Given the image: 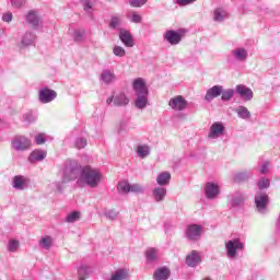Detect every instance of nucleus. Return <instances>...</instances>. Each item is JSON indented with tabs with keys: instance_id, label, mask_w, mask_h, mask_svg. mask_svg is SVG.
Masks as SVG:
<instances>
[{
	"instance_id": "26",
	"label": "nucleus",
	"mask_w": 280,
	"mask_h": 280,
	"mask_svg": "<svg viewBox=\"0 0 280 280\" xmlns=\"http://www.w3.org/2000/svg\"><path fill=\"white\" fill-rule=\"evenodd\" d=\"M234 112L240 119H244L245 121H248V119L252 117L250 110H248V107L244 105H240L234 109Z\"/></svg>"
},
{
	"instance_id": "51",
	"label": "nucleus",
	"mask_w": 280,
	"mask_h": 280,
	"mask_svg": "<svg viewBox=\"0 0 280 280\" xmlns=\"http://www.w3.org/2000/svg\"><path fill=\"white\" fill-rule=\"evenodd\" d=\"M81 1H83V10L85 12H89V13L93 12V5L91 4V1L89 0H81Z\"/></svg>"
},
{
	"instance_id": "3",
	"label": "nucleus",
	"mask_w": 280,
	"mask_h": 280,
	"mask_svg": "<svg viewBox=\"0 0 280 280\" xmlns=\"http://www.w3.org/2000/svg\"><path fill=\"white\" fill-rule=\"evenodd\" d=\"M132 89L136 94L135 106L138 110H143L148 107L149 101L148 95L150 92L148 90V85L145 84V79L137 78L132 82Z\"/></svg>"
},
{
	"instance_id": "30",
	"label": "nucleus",
	"mask_w": 280,
	"mask_h": 280,
	"mask_svg": "<svg viewBox=\"0 0 280 280\" xmlns=\"http://www.w3.org/2000/svg\"><path fill=\"white\" fill-rule=\"evenodd\" d=\"M72 38L74 43H84V40L86 39V30L84 28L74 30Z\"/></svg>"
},
{
	"instance_id": "38",
	"label": "nucleus",
	"mask_w": 280,
	"mask_h": 280,
	"mask_svg": "<svg viewBox=\"0 0 280 280\" xmlns=\"http://www.w3.org/2000/svg\"><path fill=\"white\" fill-rule=\"evenodd\" d=\"M36 119H38L36 112L30 110L24 115V121H26V124H34Z\"/></svg>"
},
{
	"instance_id": "56",
	"label": "nucleus",
	"mask_w": 280,
	"mask_h": 280,
	"mask_svg": "<svg viewBox=\"0 0 280 280\" xmlns=\"http://www.w3.org/2000/svg\"><path fill=\"white\" fill-rule=\"evenodd\" d=\"M177 119H187V114H185V113L178 114Z\"/></svg>"
},
{
	"instance_id": "41",
	"label": "nucleus",
	"mask_w": 280,
	"mask_h": 280,
	"mask_svg": "<svg viewBox=\"0 0 280 280\" xmlns=\"http://www.w3.org/2000/svg\"><path fill=\"white\" fill-rule=\"evenodd\" d=\"M128 19H129V21H131V23H141V21H142L141 15L135 11L129 12Z\"/></svg>"
},
{
	"instance_id": "44",
	"label": "nucleus",
	"mask_w": 280,
	"mask_h": 280,
	"mask_svg": "<svg viewBox=\"0 0 280 280\" xmlns=\"http://www.w3.org/2000/svg\"><path fill=\"white\" fill-rule=\"evenodd\" d=\"M131 194H143V186L141 184H133L129 186V192Z\"/></svg>"
},
{
	"instance_id": "23",
	"label": "nucleus",
	"mask_w": 280,
	"mask_h": 280,
	"mask_svg": "<svg viewBox=\"0 0 280 280\" xmlns=\"http://www.w3.org/2000/svg\"><path fill=\"white\" fill-rule=\"evenodd\" d=\"M47 159V152L44 150H34L30 155H28V163H38L40 161H45Z\"/></svg>"
},
{
	"instance_id": "49",
	"label": "nucleus",
	"mask_w": 280,
	"mask_h": 280,
	"mask_svg": "<svg viewBox=\"0 0 280 280\" xmlns=\"http://www.w3.org/2000/svg\"><path fill=\"white\" fill-rule=\"evenodd\" d=\"M47 141V138H45L44 133H38L35 137V143H37V145H43V143H45Z\"/></svg>"
},
{
	"instance_id": "20",
	"label": "nucleus",
	"mask_w": 280,
	"mask_h": 280,
	"mask_svg": "<svg viewBox=\"0 0 280 280\" xmlns=\"http://www.w3.org/2000/svg\"><path fill=\"white\" fill-rule=\"evenodd\" d=\"M220 95H222V85H214L207 91L205 100L206 102H213V100L220 97Z\"/></svg>"
},
{
	"instance_id": "50",
	"label": "nucleus",
	"mask_w": 280,
	"mask_h": 280,
	"mask_svg": "<svg viewBox=\"0 0 280 280\" xmlns=\"http://www.w3.org/2000/svg\"><path fill=\"white\" fill-rule=\"evenodd\" d=\"M197 0H175V3L180 7L191 5V3H196Z\"/></svg>"
},
{
	"instance_id": "29",
	"label": "nucleus",
	"mask_w": 280,
	"mask_h": 280,
	"mask_svg": "<svg viewBox=\"0 0 280 280\" xmlns=\"http://www.w3.org/2000/svg\"><path fill=\"white\" fill-rule=\"evenodd\" d=\"M154 280H167L170 279V269L167 267H161L154 272Z\"/></svg>"
},
{
	"instance_id": "43",
	"label": "nucleus",
	"mask_w": 280,
	"mask_h": 280,
	"mask_svg": "<svg viewBox=\"0 0 280 280\" xmlns=\"http://www.w3.org/2000/svg\"><path fill=\"white\" fill-rule=\"evenodd\" d=\"M119 25H121V18L113 16L110 22H109V27L112 30H117V27H119Z\"/></svg>"
},
{
	"instance_id": "35",
	"label": "nucleus",
	"mask_w": 280,
	"mask_h": 280,
	"mask_svg": "<svg viewBox=\"0 0 280 280\" xmlns=\"http://www.w3.org/2000/svg\"><path fill=\"white\" fill-rule=\"evenodd\" d=\"M233 95H235V90L233 89L224 90L222 88V93H221L222 102H230V100H233Z\"/></svg>"
},
{
	"instance_id": "6",
	"label": "nucleus",
	"mask_w": 280,
	"mask_h": 280,
	"mask_svg": "<svg viewBox=\"0 0 280 280\" xmlns=\"http://www.w3.org/2000/svg\"><path fill=\"white\" fill-rule=\"evenodd\" d=\"M226 135V126L222 121H214L211 124L208 131V139L211 141H218L221 137Z\"/></svg>"
},
{
	"instance_id": "16",
	"label": "nucleus",
	"mask_w": 280,
	"mask_h": 280,
	"mask_svg": "<svg viewBox=\"0 0 280 280\" xmlns=\"http://www.w3.org/2000/svg\"><path fill=\"white\" fill-rule=\"evenodd\" d=\"M235 93L236 95H240V97H242V100H244L245 102H250L254 96L253 90L244 84L236 85Z\"/></svg>"
},
{
	"instance_id": "21",
	"label": "nucleus",
	"mask_w": 280,
	"mask_h": 280,
	"mask_svg": "<svg viewBox=\"0 0 280 280\" xmlns=\"http://www.w3.org/2000/svg\"><path fill=\"white\" fill-rule=\"evenodd\" d=\"M119 39L125 47H135V40L132 39V34L127 30L121 28L119 32Z\"/></svg>"
},
{
	"instance_id": "54",
	"label": "nucleus",
	"mask_w": 280,
	"mask_h": 280,
	"mask_svg": "<svg viewBox=\"0 0 280 280\" xmlns=\"http://www.w3.org/2000/svg\"><path fill=\"white\" fill-rule=\"evenodd\" d=\"M268 167H270V163L269 162H264L262 166L260 168V174H268Z\"/></svg>"
},
{
	"instance_id": "37",
	"label": "nucleus",
	"mask_w": 280,
	"mask_h": 280,
	"mask_svg": "<svg viewBox=\"0 0 280 280\" xmlns=\"http://www.w3.org/2000/svg\"><path fill=\"white\" fill-rule=\"evenodd\" d=\"M117 190L119 191V194H130V183H128V180H121L120 183H118Z\"/></svg>"
},
{
	"instance_id": "1",
	"label": "nucleus",
	"mask_w": 280,
	"mask_h": 280,
	"mask_svg": "<svg viewBox=\"0 0 280 280\" xmlns=\"http://www.w3.org/2000/svg\"><path fill=\"white\" fill-rule=\"evenodd\" d=\"M83 168L78 161L67 160L63 164L61 180L55 183L57 191H62L66 183L78 182L80 176H82Z\"/></svg>"
},
{
	"instance_id": "15",
	"label": "nucleus",
	"mask_w": 280,
	"mask_h": 280,
	"mask_svg": "<svg viewBox=\"0 0 280 280\" xmlns=\"http://www.w3.org/2000/svg\"><path fill=\"white\" fill-rule=\"evenodd\" d=\"M100 80L103 84H115V82H117V74H115V70L113 68L103 69Z\"/></svg>"
},
{
	"instance_id": "11",
	"label": "nucleus",
	"mask_w": 280,
	"mask_h": 280,
	"mask_svg": "<svg viewBox=\"0 0 280 280\" xmlns=\"http://www.w3.org/2000/svg\"><path fill=\"white\" fill-rule=\"evenodd\" d=\"M36 45V34L34 32H25L21 39L18 42L19 49H27V47H32Z\"/></svg>"
},
{
	"instance_id": "57",
	"label": "nucleus",
	"mask_w": 280,
	"mask_h": 280,
	"mask_svg": "<svg viewBox=\"0 0 280 280\" xmlns=\"http://www.w3.org/2000/svg\"><path fill=\"white\" fill-rule=\"evenodd\" d=\"M80 280V279H79Z\"/></svg>"
},
{
	"instance_id": "25",
	"label": "nucleus",
	"mask_w": 280,
	"mask_h": 280,
	"mask_svg": "<svg viewBox=\"0 0 280 280\" xmlns=\"http://www.w3.org/2000/svg\"><path fill=\"white\" fill-rule=\"evenodd\" d=\"M228 18H229V12H226V10L222 8H217L213 10L212 19L215 23H223V21H226Z\"/></svg>"
},
{
	"instance_id": "19",
	"label": "nucleus",
	"mask_w": 280,
	"mask_h": 280,
	"mask_svg": "<svg viewBox=\"0 0 280 280\" xmlns=\"http://www.w3.org/2000/svg\"><path fill=\"white\" fill-rule=\"evenodd\" d=\"M201 261H202V258L200 257V253L197 250H192L186 257V264L187 266H189V268H196V266H199Z\"/></svg>"
},
{
	"instance_id": "48",
	"label": "nucleus",
	"mask_w": 280,
	"mask_h": 280,
	"mask_svg": "<svg viewBox=\"0 0 280 280\" xmlns=\"http://www.w3.org/2000/svg\"><path fill=\"white\" fill-rule=\"evenodd\" d=\"M118 217H119V212L115 210H108L105 212V218H107L108 220H115Z\"/></svg>"
},
{
	"instance_id": "27",
	"label": "nucleus",
	"mask_w": 280,
	"mask_h": 280,
	"mask_svg": "<svg viewBox=\"0 0 280 280\" xmlns=\"http://www.w3.org/2000/svg\"><path fill=\"white\" fill-rule=\"evenodd\" d=\"M245 200L244 194L236 191L233 195L229 196V202L232 207H240Z\"/></svg>"
},
{
	"instance_id": "34",
	"label": "nucleus",
	"mask_w": 280,
	"mask_h": 280,
	"mask_svg": "<svg viewBox=\"0 0 280 280\" xmlns=\"http://www.w3.org/2000/svg\"><path fill=\"white\" fill-rule=\"evenodd\" d=\"M7 247L9 253H18L19 248H21V242L16 238H11L7 244Z\"/></svg>"
},
{
	"instance_id": "52",
	"label": "nucleus",
	"mask_w": 280,
	"mask_h": 280,
	"mask_svg": "<svg viewBox=\"0 0 280 280\" xmlns=\"http://www.w3.org/2000/svg\"><path fill=\"white\" fill-rule=\"evenodd\" d=\"M11 5H13V8H23L25 0H11Z\"/></svg>"
},
{
	"instance_id": "12",
	"label": "nucleus",
	"mask_w": 280,
	"mask_h": 280,
	"mask_svg": "<svg viewBox=\"0 0 280 280\" xmlns=\"http://www.w3.org/2000/svg\"><path fill=\"white\" fill-rule=\"evenodd\" d=\"M205 196L208 200H215L220 196V185L218 183L208 182L203 187Z\"/></svg>"
},
{
	"instance_id": "10",
	"label": "nucleus",
	"mask_w": 280,
	"mask_h": 280,
	"mask_svg": "<svg viewBox=\"0 0 280 280\" xmlns=\"http://www.w3.org/2000/svg\"><path fill=\"white\" fill-rule=\"evenodd\" d=\"M202 233H205V226L198 224H190L186 229V237L190 242H198Z\"/></svg>"
},
{
	"instance_id": "47",
	"label": "nucleus",
	"mask_w": 280,
	"mask_h": 280,
	"mask_svg": "<svg viewBox=\"0 0 280 280\" xmlns=\"http://www.w3.org/2000/svg\"><path fill=\"white\" fill-rule=\"evenodd\" d=\"M75 148L78 150H82L83 148H86V139L84 138H78L74 142Z\"/></svg>"
},
{
	"instance_id": "45",
	"label": "nucleus",
	"mask_w": 280,
	"mask_h": 280,
	"mask_svg": "<svg viewBox=\"0 0 280 280\" xmlns=\"http://www.w3.org/2000/svg\"><path fill=\"white\" fill-rule=\"evenodd\" d=\"M148 3V0H129L131 8H143Z\"/></svg>"
},
{
	"instance_id": "14",
	"label": "nucleus",
	"mask_w": 280,
	"mask_h": 280,
	"mask_svg": "<svg viewBox=\"0 0 280 280\" xmlns=\"http://www.w3.org/2000/svg\"><path fill=\"white\" fill-rule=\"evenodd\" d=\"M26 23H28V25H32L34 30H38V27L43 26V20L40 19V15H38V12L35 10H31L27 12Z\"/></svg>"
},
{
	"instance_id": "24",
	"label": "nucleus",
	"mask_w": 280,
	"mask_h": 280,
	"mask_svg": "<svg viewBox=\"0 0 280 280\" xmlns=\"http://www.w3.org/2000/svg\"><path fill=\"white\" fill-rule=\"evenodd\" d=\"M152 196L155 202H163L165 196H167V188L158 186L152 190Z\"/></svg>"
},
{
	"instance_id": "46",
	"label": "nucleus",
	"mask_w": 280,
	"mask_h": 280,
	"mask_svg": "<svg viewBox=\"0 0 280 280\" xmlns=\"http://www.w3.org/2000/svg\"><path fill=\"white\" fill-rule=\"evenodd\" d=\"M249 175L246 172L237 173L234 176L235 183H242V180H248Z\"/></svg>"
},
{
	"instance_id": "4",
	"label": "nucleus",
	"mask_w": 280,
	"mask_h": 280,
	"mask_svg": "<svg viewBox=\"0 0 280 280\" xmlns=\"http://www.w3.org/2000/svg\"><path fill=\"white\" fill-rule=\"evenodd\" d=\"M242 250H244L242 238H232L225 242V255L228 259H237Z\"/></svg>"
},
{
	"instance_id": "42",
	"label": "nucleus",
	"mask_w": 280,
	"mask_h": 280,
	"mask_svg": "<svg viewBox=\"0 0 280 280\" xmlns=\"http://www.w3.org/2000/svg\"><path fill=\"white\" fill-rule=\"evenodd\" d=\"M257 185L258 189H268V187H270V179L261 177L260 179H258Z\"/></svg>"
},
{
	"instance_id": "36",
	"label": "nucleus",
	"mask_w": 280,
	"mask_h": 280,
	"mask_svg": "<svg viewBox=\"0 0 280 280\" xmlns=\"http://www.w3.org/2000/svg\"><path fill=\"white\" fill-rule=\"evenodd\" d=\"M80 221V212L73 211L71 213H68L65 218V222L68 224H73V222Z\"/></svg>"
},
{
	"instance_id": "28",
	"label": "nucleus",
	"mask_w": 280,
	"mask_h": 280,
	"mask_svg": "<svg viewBox=\"0 0 280 280\" xmlns=\"http://www.w3.org/2000/svg\"><path fill=\"white\" fill-rule=\"evenodd\" d=\"M170 180H172V175L168 172H162L156 177V183L160 187H165V185H170Z\"/></svg>"
},
{
	"instance_id": "5",
	"label": "nucleus",
	"mask_w": 280,
	"mask_h": 280,
	"mask_svg": "<svg viewBox=\"0 0 280 280\" xmlns=\"http://www.w3.org/2000/svg\"><path fill=\"white\" fill-rule=\"evenodd\" d=\"M254 202L257 213L266 215V213L268 212V205H270V197L268 196V194L264 191L256 192Z\"/></svg>"
},
{
	"instance_id": "2",
	"label": "nucleus",
	"mask_w": 280,
	"mask_h": 280,
	"mask_svg": "<svg viewBox=\"0 0 280 280\" xmlns=\"http://www.w3.org/2000/svg\"><path fill=\"white\" fill-rule=\"evenodd\" d=\"M102 178H104V175L98 168L85 166L77 180V185L78 187H91V189H96V187H100Z\"/></svg>"
},
{
	"instance_id": "55",
	"label": "nucleus",
	"mask_w": 280,
	"mask_h": 280,
	"mask_svg": "<svg viewBox=\"0 0 280 280\" xmlns=\"http://www.w3.org/2000/svg\"><path fill=\"white\" fill-rule=\"evenodd\" d=\"M112 103L115 104V96H109V97L106 100V104H107L108 106H110Z\"/></svg>"
},
{
	"instance_id": "9",
	"label": "nucleus",
	"mask_w": 280,
	"mask_h": 280,
	"mask_svg": "<svg viewBox=\"0 0 280 280\" xmlns=\"http://www.w3.org/2000/svg\"><path fill=\"white\" fill-rule=\"evenodd\" d=\"M183 36H185V30H168L163 34L164 40L171 45H179L180 40H183Z\"/></svg>"
},
{
	"instance_id": "33",
	"label": "nucleus",
	"mask_w": 280,
	"mask_h": 280,
	"mask_svg": "<svg viewBox=\"0 0 280 280\" xmlns=\"http://www.w3.org/2000/svg\"><path fill=\"white\" fill-rule=\"evenodd\" d=\"M39 246L45 250H49V248L54 246V238H51V236H48V235L43 236L42 240L39 241Z\"/></svg>"
},
{
	"instance_id": "40",
	"label": "nucleus",
	"mask_w": 280,
	"mask_h": 280,
	"mask_svg": "<svg viewBox=\"0 0 280 280\" xmlns=\"http://www.w3.org/2000/svg\"><path fill=\"white\" fill-rule=\"evenodd\" d=\"M113 54L117 58H124V56H126V49L124 47H121V46H115L113 48Z\"/></svg>"
},
{
	"instance_id": "31",
	"label": "nucleus",
	"mask_w": 280,
	"mask_h": 280,
	"mask_svg": "<svg viewBox=\"0 0 280 280\" xmlns=\"http://www.w3.org/2000/svg\"><path fill=\"white\" fill-rule=\"evenodd\" d=\"M137 155L139 159H148V155L151 152L150 145L148 144H140L136 149Z\"/></svg>"
},
{
	"instance_id": "32",
	"label": "nucleus",
	"mask_w": 280,
	"mask_h": 280,
	"mask_svg": "<svg viewBox=\"0 0 280 280\" xmlns=\"http://www.w3.org/2000/svg\"><path fill=\"white\" fill-rule=\"evenodd\" d=\"M147 261L151 262L156 261L159 259V249L154 247H150L145 252Z\"/></svg>"
},
{
	"instance_id": "8",
	"label": "nucleus",
	"mask_w": 280,
	"mask_h": 280,
	"mask_svg": "<svg viewBox=\"0 0 280 280\" xmlns=\"http://www.w3.org/2000/svg\"><path fill=\"white\" fill-rule=\"evenodd\" d=\"M168 106L172 110H175V113H183V110H187L189 102L183 95H177L170 100Z\"/></svg>"
},
{
	"instance_id": "18",
	"label": "nucleus",
	"mask_w": 280,
	"mask_h": 280,
	"mask_svg": "<svg viewBox=\"0 0 280 280\" xmlns=\"http://www.w3.org/2000/svg\"><path fill=\"white\" fill-rule=\"evenodd\" d=\"M231 54L236 62H246V60H248V50L244 47H236Z\"/></svg>"
},
{
	"instance_id": "17",
	"label": "nucleus",
	"mask_w": 280,
	"mask_h": 280,
	"mask_svg": "<svg viewBox=\"0 0 280 280\" xmlns=\"http://www.w3.org/2000/svg\"><path fill=\"white\" fill-rule=\"evenodd\" d=\"M27 185H30V179L22 175H16L12 179L13 189H18V191H23V189H27Z\"/></svg>"
},
{
	"instance_id": "13",
	"label": "nucleus",
	"mask_w": 280,
	"mask_h": 280,
	"mask_svg": "<svg viewBox=\"0 0 280 280\" xmlns=\"http://www.w3.org/2000/svg\"><path fill=\"white\" fill-rule=\"evenodd\" d=\"M58 97V93L49 88H43L38 91V100L42 104H49Z\"/></svg>"
},
{
	"instance_id": "22",
	"label": "nucleus",
	"mask_w": 280,
	"mask_h": 280,
	"mask_svg": "<svg viewBox=\"0 0 280 280\" xmlns=\"http://www.w3.org/2000/svg\"><path fill=\"white\" fill-rule=\"evenodd\" d=\"M129 104H130V98L128 97V95H126V93L119 92L114 96V106L126 107Z\"/></svg>"
},
{
	"instance_id": "53",
	"label": "nucleus",
	"mask_w": 280,
	"mask_h": 280,
	"mask_svg": "<svg viewBox=\"0 0 280 280\" xmlns=\"http://www.w3.org/2000/svg\"><path fill=\"white\" fill-rule=\"evenodd\" d=\"M2 21L4 23H12V13L8 12L2 15Z\"/></svg>"
},
{
	"instance_id": "39",
	"label": "nucleus",
	"mask_w": 280,
	"mask_h": 280,
	"mask_svg": "<svg viewBox=\"0 0 280 280\" xmlns=\"http://www.w3.org/2000/svg\"><path fill=\"white\" fill-rule=\"evenodd\" d=\"M78 275H79V280H84L86 277H89V267L85 265H81L78 268Z\"/></svg>"
},
{
	"instance_id": "7",
	"label": "nucleus",
	"mask_w": 280,
	"mask_h": 280,
	"mask_svg": "<svg viewBox=\"0 0 280 280\" xmlns=\"http://www.w3.org/2000/svg\"><path fill=\"white\" fill-rule=\"evenodd\" d=\"M11 148L15 150V152H25L32 148V141L24 136H15L11 140Z\"/></svg>"
}]
</instances>
